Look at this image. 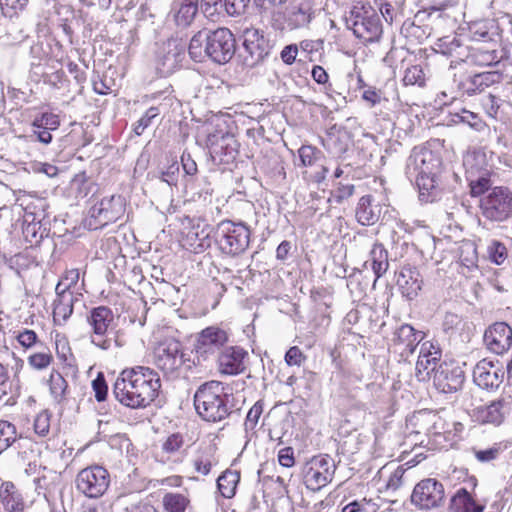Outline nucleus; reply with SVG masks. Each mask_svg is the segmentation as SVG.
Here are the masks:
<instances>
[{"label":"nucleus","instance_id":"nucleus-33","mask_svg":"<svg viewBox=\"0 0 512 512\" xmlns=\"http://www.w3.org/2000/svg\"><path fill=\"white\" fill-rule=\"evenodd\" d=\"M199 0H176L173 4L172 11L177 26H189L197 12Z\"/></svg>","mask_w":512,"mask_h":512},{"label":"nucleus","instance_id":"nucleus-41","mask_svg":"<svg viewBox=\"0 0 512 512\" xmlns=\"http://www.w3.org/2000/svg\"><path fill=\"white\" fill-rule=\"evenodd\" d=\"M23 235L30 245L39 244L45 237L49 235V229L41 222H30L23 226Z\"/></svg>","mask_w":512,"mask_h":512},{"label":"nucleus","instance_id":"nucleus-57","mask_svg":"<svg viewBox=\"0 0 512 512\" xmlns=\"http://www.w3.org/2000/svg\"><path fill=\"white\" fill-rule=\"evenodd\" d=\"M250 0H224V6L227 14L230 16H239L245 13Z\"/></svg>","mask_w":512,"mask_h":512},{"label":"nucleus","instance_id":"nucleus-47","mask_svg":"<svg viewBox=\"0 0 512 512\" xmlns=\"http://www.w3.org/2000/svg\"><path fill=\"white\" fill-rule=\"evenodd\" d=\"M400 33L405 38L410 39L411 41H417L421 42L426 37L425 30L419 26L416 25L413 21L410 19L405 20L400 28Z\"/></svg>","mask_w":512,"mask_h":512},{"label":"nucleus","instance_id":"nucleus-25","mask_svg":"<svg viewBox=\"0 0 512 512\" xmlns=\"http://www.w3.org/2000/svg\"><path fill=\"white\" fill-rule=\"evenodd\" d=\"M422 278L415 267H403L397 275L396 284L402 295L409 300L414 299L421 290Z\"/></svg>","mask_w":512,"mask_h":512},{"label":"nucleus","instance_id":"nucleus-63","mask_svg":"<svg viewBox=\"0 0 512 512\" xmlns=\"http://www.w3.org/2000/svg\"><path fill=\"white\" fill-rule=\"evenodd\" d=\"M362 99L367 102L370 107H374L382 101V92L375 87L368 86L362 93Z\"/></svg>","mask_w":512,"mask_h":512},{"label":"nucleus","instance_id":"nucleus-10","mask_svg":"<svg viewBox=\"0 0 512 512\" xmlns=\"http://www.w3.org/2000/svg\"><path fill=\"white\" fill-rule=\"evenodd\" d=\"M336 464L327 454L312 457L302 467L305 486L312 491H318L329 484L335 474Z\"/></svg>","mask_w":512,"mask_h":512},{"label":"nucleus","instance_id":"nucleus-28","mask_svg":"<svg viewBox=\"0 0 512 512\" xmlns=\"http://www.w3.org/2000/svg\"><path fill=\"white\" fill-rule=\"evenodd\" d=\"M0 501L6 512H24L23 495L11 481H5L0 485Z\"/></svg>","mask_w":512,"mask_h":512},{"label":"nucleus","instance_id":"nucleus-55","mask_svg":"<svg viewBox=\"0 0 512 512\" xmlns=\"http://www.w3.org/2000/svg\"><path fill=\"white\" fill-rule=\"evenodd\" d=\"M158 107H150L145 114L136 122L134 126V132L136 135H141L146 128H148L152 120L159 115Z\"/></svg>","mask_w":512,"mask_h":512},{"label":"nucleus","instance_id":"nucleus-58","mask_svg":"<svg viewBox=\"0 0 512 512\" xmlns=\"http://www.w3.org/2000/svg\"><path fill=\"white\" fill-rule=\"evenodd\" d=\"M405 469L402 466H398L389 476L385 489L386 491H396L401 487L403 483V476L405 473Z\"/></svg>","mask_w":512,"mask_h":512},{"label":"nucleus","instance_id":"nucleus-48","mask_svg":"<svg viewBox=\"0 0 512 512\" xmlns=\"http://www.w3.org/2000/svg\"><path fill=\"white\" fill-rule=\"evenodd\" d=\"M190 447V444H186L184 436L175 432L167 436V438L162 442V451L167 454H175L179 452L184 446Z\"/></svg>","mask_w":512,"mask_h":512},{"label":"nucleus","instance_id":"nucleus-49","mask_svg":"<svg viewBox=\"0 0 512 512\" xmlns=\"http://www.w3.org/2000/svg\"><path fill=\"white\" fill-rule=\"evenodd\" d=\"M487 254L493 263L501 265L507 259L508 252L506 246L502 242L492 240L487 246Z\"/></svg>","mask_w":512,"mask_h":512},{"label":"nucleus","instance_id":"nucleus-3","mask_svg":"<svg viewBox=\"0 0 512 512\" xmlns=\"http://www.w3.org/2000/svg\"><path fill=\"white\" fill-rule=\"evenodd\" d=\"M236 52V40L228 28L204 29L190 40L188 53L195 62L208 57L217 64L228 63Z\"/></svg>","mask_w":512,"mask_h":512},{"label":"nucleus","instance_id":"nucleus-22","mask_svg":"<svg viewBox=\"0 0 512 512\" xmlns=\"http://www.w3.org/2000/svg\"><path fill=\"white\" fill-rule=\"evenodd\" d=\"M502 73L499 71H487L474 75H467L458 83V89L468 96L483 92L493 84L500 83Z\"/></svg>","mask_w":512,"mask_h":512},{"label":"nucleus","instance_id":"nucleus-54","mask_svg":"<svg viewBox=\"0 0 512 512\" xmlns=\"http://www.w3.org/2000/svg\"><path fill=\"white\" fill-rule=\"evenodd\" d=\"M29 0H0V7L5 16L13 17L23 11Z\"/></svg>","mask_w":512,"mask_h":512},{"label":"nucleus","instance_id":"nucleus-13","mask_svg":"<svg viewBox=\"0 0 512 512\" xmlns=\"http://www.w3.org/2000/svg\"><path fill=\"white\" fill-rule=\"evenodd\" d=\"M87 322L92 329L90 335L91 343L108 350L112 344L110 328L114 322V314L111 308L107 306H98L92 308L87 315Z\"/></svg>","mask_w":512,"mask_h":512},{"label":"nucleus","instance_id":"nucleus-14","mask_svg":"<svg viewBox=\"0 0 512 512\" xmlns=\"http://www.w3.org/2000/svg\"><path fill=\"white\" fill-rule=\"evenodd\" d=\"M229 335L226 330L213 325L204 328L196 336L194 351L198 362L219 355L227 346Z\"/></svg>","mask_w":512,"mask_h":512},{"label":"nucleus","instance_id":"nucleus-37","mask_svg":"<svg viewBox=\"0 0 512 512\" xmlns=\"http://www.w3.org/2000/svg\"><path fill=\"white\" fill-rule=\"evenodd\" d=\"M372 270L376 279L380 278L388 269V252L382 244L375 243L369 254Z\"/></svg>","mask_w":512,"mask_h":512},{"label":"nucleus","instance_id":"nucleus-52","mask_svg":"<svg viewBox=\"0 0 512 512\" xmlns=\"http://www.w3.org/2000/svg\"><path fill=\"white\" fill-rule=\"evenodd\" d=\"M298 153L303 166H313L321 156V152L311 145H302Z\"/></svg>","mask_w":512,"mask_h":512},{"label":"nucleus","instance_id":"nucleus-16","mask_svg":"<svg viewBox=\"0 0 512 512\" xmlns=\"http://www.w3.org/2000/svg\"><path fill=\"white\" fill-rule=\"evenodd\" d=\"M154 362L166 374L176 372L185 363L182 344L173 339L160 343L154 350Z\"/></svg>","mask_w":512,"mask_h":512},{"label":"nucleus","instance_id":"nucleus-42","mask_svg":"<svg viewBox=\"0 0 512 512\" xmlns=\"http://www.w3.org/2000/svg\"><path fill=\"white\" fill-rule=\"evenodd\" d=\"M190 500L181 493L169 492L163 496L162 504L166 512H185Z\"/></svg>","mask_w":512,"mask_h":512},{"label":"nucleus","instance_id":"nucleus-15","mask_svg":"<svg viewBox=\"0 0 512 512\" xmlns=\"http://www.w3.org/2000/svg\"><path fill=\"white\" fill-rule=\"evenodd\" d=\"M78 491L89 498H98L108 489L110 475L108 471L99 465H93L82 469L76 477Z\"/></svg>","mask_w":512,"mask_h":512},{"label":"nucleus","instance_id":"nucleus-61","mask_svg":"<svg viewBox=\"0 0 512 512\" xmlns=\"http://www.w3.org/2000/svg\"><path fill=\"white\" fill-rule=\"evenodd\" d=\"M52 361V355L48 353H35L29 356V364L38 370L46 368Z\"/></svg>","mask_w":512,"mask_h":512},{"label":"nucleus","instance_id":"nucleus-11","mask_svg":"<svg viewBox=\"0 0 512 512\" xmlns=\"http://www.w3.org/2000/svg\"><path fill=\"white\" fill-rule=\"evenodd\" d=\"M242 38L246 52L244 63L251 68L263 63L274 47V43L268 35L258 28H246L242 33Z\"/></svg>","mask_w":512,"mask_h":512},{"label":"nucleus","instance_id":"nucleus-43","mask_svg":"<svg viewBox=\"0 0 512 512\" xmlns=\"http://www.w3.org/2000/svg\"><path fill=\"white\" fill-rule=\"evenodd\" d=\"M49 387L51 395L56 402L61 403L65 400L68 384L59 372L51 373Z\"/></svg>","mask_w":512,"mask_h":512},{"label":"nucleus","instance_id":"nucleus-12","mask_svg":"<svg viewBox=\"0 0 512 512\" xmlns=\"http://www.w3.org/2000/svg\"><path fill=\"white\" fill-rule=\"evenodd\" d=\"M446 500L444 485L435 478H426L418 482L411 494V503L420 510L441 507Z\"/></svg>","mask_w":512,"mask_h":512},{"label":"nucleus","instance_id":"nucleus-64","mask_svg":"<svg viewBox=\"0 0 512 512\" xmlns=\"http://www.w3.org/2000/svg\"><path fill=\"white\" fill-rule=\"evenodd\" d=\"M124 512H159L158 509L150 504L149 502L140 501L137 503H132L127 506Z\"/></svg>","mask_w":512,"mask_h":512},{"label":"nucleus","instance_id":"nucleus-44","mask_svg":"<svg viewBox=\"0 0 512 512\" xmlns=\"http://www.w3.org/2000/svg\"><path fill=\"white\" fill-rule=\"evenodd\" d=\"M17 440V431L14 424L0 420V454L7 450Z\"/></svg>","mask_w":512,"mask_h":512},{"label":"nucleus","instance_id":"nucleus-50","mask_svg":"<svg viewBox=\"0 0 512 512\" xmlns=\"http://www.w3.org/2000/svg\"><path fill=\"white\" fill-rule=\"evenodd\" d=\"M503 452L501 444H494L492 447L487 449H472V453L475 458L481 463H490L500 456Z\"/></svg>","mask_w":512,"mask_h":512},{"label":"nucleus","instance_id":"nucleus-34","mask_svg":"<svg viewBox=\"0 0 512 512\" xmlns=\"http://www.w3.org/2000/svg\"><path fill=\"white\" fill-rule=\"evenodd\" d=\"M466 60L479 67L494 66L500 61L498 52L494 47L471 46Z\"/></svg>","mask_w":512,"mask_h":512},{"label":"nucleus","instance_id":"nucleus-60","mask_svg":"<svg viewBox=\"0 0 512 512\" xmlns=\"http://www.w3.org/2000/svg\"><path fill=\"white\" fill-rule=\"evenodd\" d=\"M341 512H375L374 504L367 502L365 499L361 501L354 500L346 504Z\"/></svg>","mask_w":512,"mask_h":512},{"label":"nucleus","instance_id":"nucleus-51","mask_svg":"<svg viewBox=\"0 0 512 512\" xmlns=\"http://www.w3.org/2000/svg\"><path fill=\"white\" fill-rule=\"evenodd\" d=\"M32 126L34 128H45L49 131L58 129L60 126V119L58 115L45 112L40 117L34 119Z\"/></svg>","mask_w":512,"mask_h":512},{"label":"nucleus","instance_id":"nucleus-24","mask_svg":"<svg viewBox=\"0 0 512 512\" xmlns=\"http://www.w3.org/2000/svg\"><path fill=\"white\" fill-rule=\"evenodd\" d=\"M323 147L334 158L341 157L349 148V133L340 128H330L321 140Z\"/></svg>","mask_w":512,"mask_h":512},{"label":"nucleus","instance_id":"nucleus-30","mask_svg":"<svg viewBox=\"0 0 512 512\" xmlns=\"http://www.w3.org/2000/svg\"><path fill=\"white\" fill-rule=\"evenodd\" d=\"M77 298L73 292L58 293L53 302V321L57 326L64 325L73 313L74 302Z\"/></svg>","mask_w":512,"mask_h":512},{"label":"nucleus","instance_id":"nucleus-45","mask_svg":"<svg viewBox=\"0 0 512 512\" xmlns=\"http://www.w3.org/2000/svg\"><path fill=\"white\" fill-rule=\"evenodd\" d=\"M493 27L487 21H480L473 23L470 27L471 40L475 42H492L493 34L490 32V27Z\"/></svg>","mask_w":512,"mask_h":512},{"label":"nucleus","instance_id":"nucleus-18","mask_svg":"<svg viewBox=\"0 0 512 512\" xmlns=\"http://www.w3.org/2000/svg\"><path fill=\"white\" fill-rule=\"evenodd\" d=\"M207 146L213 159L222 163H229L238 154L237 140L230 133L209 134Z\"/></svg>","mask_w":512,"mask_h":512},{"label":"nucleus","instance_id":"nucleus-38","mask_svg":"<svg viewBox=\"0 0 512 512\" xmlns=\"http://www.w3.org/2000/svg\"><path fill=\"white\" fill-rule=\"evenodd\" d=\"M240 481V472L226 470L217 479V488L224 498H232Z\"/></svg>","mask_w":512,"mask_h":512},{"label":"nucleus","instance_id":"nucleus-32","mask_svg":"<svg viewBox=\"0 0 512 512\" xmlns=\"http://www.w3.org/2000/svg\"><path fill=\"white\" fill-rule=\"evenodd\" d=\"M484 509L485 505L476 502L465 488L457 490L449 502V510L452 512H483Z\"/></svg>","mask_w":512,"mask_h":512},{"label":"nucleus","instance_id":"nucleus-56","mask_svg":"<svg viewBox=\"0 0 512 512\" xmlns=\"http://www.w3.org/2000/svg\"><path fill=\"white\" fill-rule=\"evenodd\" d=\"M262 412L263 404L260 401L250 408L244 423L246 431L253 430L256 427Z\"/></svg>","mask_w":512,"mask_h":512},{"label":"nucleus","instance_id":"nucleus-27","mask_svg":"<svg viewBox=\"0 0 512 512\" xmlns=\"http://www.w3.org/2000/svg\"><path fill=\"white\" fill-rule=\"evenodd\" d=\"M382 207L375 203L371 195H364L359 199L356 207L355 217L357 222L363 226H371L380 219Z\"/></svg>","mask_w":512,"mask_h":512},{"label":"nucleus","instance_id":"nucleus-5","mask_svg":"<svg viewBox=\"0 0 512 512\" xmlns=\"http://www.w3.org/2000/svg\"><path fill=\"white\" fill-rule=\"evenodd\" d=\"M348 29L363 43L379 42L383 34L380 15L371 6L355 5L345 15Z\"/></svg>","mask_w":512,"mask_h":512},{"label":"nucleus","instance_id":"nucleus-23","mask_svg":"<svg viewBox=\"0 0 512 512\" xmlns=\"http://www.w3.org/2000/svg\"><path fill=\"white\" fill-rule=\"evenodd\" d=\"M247 352L238 346H226L218 355V370L223 375H238L245 370Z\"/></svg>","mask_w":512,"mask_h":512},{"label":"nucleus","instance_id":"nucleus-21","mask_svg":"<svg viewBox=\"0 0 512 512\" xmlns=\"http://www.w3.org/2000/svg\"><path fill=\"white\" fill-rule=\"evenodd\" d=\"M313 17V0H292L285 13V21L291 30L306 27Z\"/></svg>","mask_w":512,"mask_h":512},{"label":"nucleus","instance_id":"nucleus-2","mask_svg":"<svg viewBox=\"0 0 512 512\" xmlns=\"http://www.w3.org/2000/svg\"><path fill=\"white\" fill-rule=\"evenodd\" d=\"M161 388L159 375L145 366L124 369L113 385V395L122 405L131 409L146 408L158 396Z\"/></svg>","mask_w":512,"mask_h":512},{"label":"nucleus","instance_id":"nucleus-39","mask_svg":"<svg viewBox=\"0 0 512 512\" xmlns=\"http://www.w3.org/2000/svg\"><path fill=\"white\" fill-rule=\"evenodd\" d=\"M468 173V182L470 187V194L472 197L484 196L492 190V181L490 179V172L484 171L479 176L474 177L471 172Z\"/></svg>","mask_w":512,"mask_h":512},{"label":"nucleus","instance_id":"nucleus-31","mask_svg":"<svg viewBox=\"0 0 512 512\" xmlns=\"http://www.w3.org/2000/svg\"><path fill=\"white\" fill-rule=\"evenodd\" d=\"M430 348H433L432 344L425 342L421 346V350L416 363L417 376L424 379L429 376L432 372L435 374L434 367H437V361L440 360V352L435 350L432 352Z\"/></svg>","mask_w":512,"mask_h":512},{"label":"nucleus","instance_id":"nucleus-7","mask_svg":"<svg viewBox=\"0 0 512 512\" xmlns=\"http://www.w3.org/2000/svg\"><path fill=\"white\" fill-rule=\"evenodd\" d=\"M482 216L491 222H505L512 218V191L505 186H495L480 199Z\"/></svg>","mask_w":512,"mask_h":512},{"label":"nucleus","instance_id":"nucleus-26","mask_svg":"<svg viewBox=\"0 0 512 512\" xmlns=\"http://www.w3.org/2000/svg\"><path fill=\"white\" fill-rule=\"evenodd\" d=\"M420 332L411 325L403 324L394 332L393 344L400 351L402 357H408L417 348L420 339Z\"/></svg>","mask_w":512,"mask_h":512},{"label":"nucleus","instance_id":"nucleus-1","mask_svg":"<svg viewBox=\"0 0 512 512\" xmlns=\"http://www.w3.org/2000/svg\"><path fill=\"white\" fill-rule=\"evenodd\" d=\"M442 158L426 146H415L407 158L405 174L419 189L422 202L433 203L441 199L444 186L441 179Z\"/></svg>","mask_w":512,"mask_h":512},{"label":"nucleus","instance_id":"nucleus-59","mask_svg":"<svg viewBox=\"0 0 512 512\" xmlns=\"http://www.w3.org/2000/svg\"><path fill=\"white\" fill-rule=\"evenodd\" d=\"M92 388L95 392V398L98 402L104 401L108 394V385L102 373L92 381Z\"/></svg>","mask_w":512,"mask_h":512},{"label":"nucleus","instance_id":"nucleus-19","mask_svg":"<svg viewBox=\"0 0 512 512\" xmlns=\"http://www.w3.org/2000/svg\"><path fill=\"white\" fill-rule=\"evenodd\" d=\"M504 372L498 363L488 359L480 360L473 369L474 383L483 389L498 388L503 382Z\"/></svg>","mask_w":512,"mask_h":512},{"label":"nucleus","instance_id":"nucleus-9","mask_svg":"<svg viewBox=\"0 0 512 512\" xmlns=\"http://www.w3.org/2000/svg\"><path fill=\"white\" fill-rule=\"evenodd\" d=\"M124 212L125 203L122 196L104 197L89 209L85 225L89 230H98L116 222Z\"/></svg>","mask_w":512,"mask_h":512},{"label":"nucleus","instance_id":"nucleus-62","mask_svg":"<svg viewBox=\"0 0 512 512\" xmlns=\"http://www.w3.org/2000/svg\"><path fill=\"white\" fill-rule=\"evenodd\" d=\"M305 360V356L302 351L297 347H290L289 350L285 354V362L289 366H301L303 361Z\"/></svg>","mask_w":512,"mask_h":512},{"label":"nucleus","instance_id":"nucleus-36","mask_svg":"<svg viewBox=\"0 0 512 512\" xmlns=\"http://www.w3.org/2000/svg\"><path fill=\"white\" fill-rule=\"evenodd\" d=\"M376 3L387 23L400 21L406 15V0H377Z\"/></svg>","mask_w":512,"mask_h":512},{"label":"nucleus","instance_id":"nucleus-20","mask_svg":"<svg viewBox=\"0 0 512 512\" xmlns=\"http://www.w3.org/2000/svg\"><path fill=\"white\" fill-rule=\"evenodd\" d=\"M487 348L495 354H503L512 345V328L505 322H496L484 333Z\"/></svg>","mask_w":512,"mask_h":512},{"label":"nucleus","instance_id":"nucleus-8","mask_svg":"<svg viewBox=\"0 0 512 512\" xmlns=\"http://www.w3.org/2000/svg\"><path fill=\"white\" fill-rule=\"evenodd\" d=\"M187 43L182 37L172 36L156 52L155 67L160 77H167L182 66Z\"/></svg>","mask_w":512,"mask_h":512},{"label":"nucleus","instance_id":"nucleus-46","mask_svg":"<svg viewBox=\"0 0 512 512\" xmlns=\"http://www.w3.org/2000/svg\"><path fill=\"white\" fill-rule=\"evenodd\" d=\"M180 175V165L175 160L168 164L164 168H160L158 171V179L161 182L168 184L170 187H176Z\"/></svg>","mask_w":512,"mask_h":512},{"label":"nucleus","instance_id":"nucleus-17","mask_svg":"<svg viewBox=\"0 0 512 512\" xmlns=\"http://www.w3.org/2000/svg\"><path fill=\"white\" fill-rule=\"evenodd\" d=\"M433 383L442 393H455L459 391L465 381L464 371L455 362H442L434 367Z\"/></svg>","mask_w":512,"mask_h":512},{"label":"nucleus","instance_id":"nucleus-4","mask_svg":"<svg viewBox=\"0 0 512 512\" xmlns=\"http://www.w3.org/2000/svg\"><path fill=\"white\" fill-rule=\"evenodd\" d=\"M229 395L219 381L201 384L194 394V407L197 414L207 422H221L232 412Z\"/></svg>","mask_w":512,"mask_h":512},{"label":"nucleus","instance_id":"nucleus-53","mask_svg":"<svg viewBox=\"0 0 512 512\" xmlns=\"http://www.w3.org/2000/svg\"><path fill=\"white\" fill-rule=\"evenodd\" d=\"M403 83L405 85H419L424 84V72L420 65H412L407 67L403 77Z\"/></svg>","mask_w":512,"mask_h":512},{"label":"nucleus","instance_id":"nucleus-29","mask_svg":"<svg viewBox=\"0 0 512 512\" xmlns=\"http://www.w3.org/2000/svg\"><path fill=\"white\" fill-rule=\"evenodd\" d=\"M512 399H499L479 410V418L483 423L500 425L504 416L511 410Z\"/></svg>","mask_w":512,"mask_h":512},{"label":"nucleus","instance_id":"nucleus-40","mask_svg":"<svg viewBox=\"0 0 512 512\" xmlns=\"http://www.w3.org/2000/svg\"><path fill=\"white\" fill-rule=\"evenodd\" d=\"M449 116L451 123L466 124L476 131H481L485 126V123L482 121L481 117L478 114L466 109L450 112Z\"/></svg>","mask_w":512,"mask_h":512},{"label":"nucleus","instance_id":"nucleus-35","mask_svg":"<svg viewBox=\"0 0 512 512\" xmlns=\"http://www.w3.org/2000/svg\"><path fill=\"white\" fill-rule=\"evenodd\" d=\"M439 51L446 56L453 58V61H465L469 50L468 46H464L456 36H446L439 39Z\"/></svg>","mask_w":512,"mask_h":512},{"label":"nucleus","instance_id":"nucleus-6","mask_svg":"<svg viewBox=\"0 0 512 512\" xmlns=\"http://www.w3.org/2000/svg\"><path fill=\"white\" fill-rule=\"evenodd\" d=\"M251 230L244 222L221 221L215 230L214 239L219 251L227 256L236 257L249 247Z\"/></svg>","mask_w":512,"mask_h":512}]
</instances>
